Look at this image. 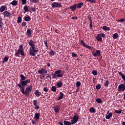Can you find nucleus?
<instances>
[{
	"mask_svg": "<svg viewBox=\"0 0 125 125\" xmlns=\"http://www.w3.org/2000/svg\"><path fill=\"white\" fill-rule=\"evenodd\" d=\"M20 55H21L22 56H25L23 46H22V45H20L18 50L16 51V52L15 54V56L17 57H20Z\"/></svg>",
	"mask_w": 125,
	"mask_h": 125,
	"instance_id": "1",
	"label": "nucleus"
},
{
	"mask_svg": "<svg viewBox=\"0 0 125 125\" xmlns=\"http://www.w3.org/2000/svg\"><path fill=\"white\" fill-rule=\"evenodd\" d=\"M61 73L62 70H61L55 71V74L52 73V76H53V77H52V79H56L57 77L62 78L63 77V75H64V72L62 73V74H61Z\"/></svg>",
	"mask_w": 125,
	"mask_h": 125,
	"instance_id": "2",
	"label": "nucleus"
},
{
	"mask_svg": "<svg viewBox=\"0 0 125 125\" xmlns=\"http://www.w3.org/2000/svg\"><path fill=\"white\" fill-rule=\"evenodd\" d=\"M32 90V86H29L26 87V88H25V94H24L25 96L29 97L30 94Z\"/></svg>",
	"mask_w": 125,
	"mask_h": 125,
	"instance_id": "3",
	"label": "nucleus"
},
{
	"mask_svg": "<svg viewBox=\"0 0 125 125\" xmlns=\"http://www.w3.org/2000/svg\"><path fill=\"white\" fill-rule=\"evenodd\" d=\"M38 52V50H35V47L29 48V55L35 56V53Z\"/></svg>",
	"mask_w": 125,
	"mask_h": 125,
	"instance_id": "4",
	"label": "nucleus"
},
{
	"mask_svg": "<svg viewBox=\"0 0 125 125\" xmlns=\"http://www.w3.org/2000/svg\"><path fill=\"white\" fill-rule=\"evenodd\" d=\"M62 5L60 3H58V2H54L52 3V7L53 8H62Z\"/></svg>",
	"mask_w": 125,
	"mask_h": 125,
	"instance_id": "5",
	"label": "nucleus"
},
{
	"mask_svg": "<svg viewBox=\"0 0 125 125\" xmlns=\"http://www.w3.org/2000/svg\"><path fill=\"white\" fill-rule=\"evenodd\" d=\"M31 82V81L30 79H27L26 80L22 81L21 82H20V84L22 86H25L26 85H27L28 83H30Z\"/></svg>",
	"mask_w": 125,
	"mask_h": 125,
	"instance_id": "6",
	"label": "nucleus"
},
{
	"mask_svg": "<svg viewBox=\"0 0 125 125\" xmlns=\"http://www.w3.org/2000/svg\"><path fill=\"white\" fill-rule=\"evenodd\" d=\"M78 120H79L78 116L76 115H74L72 118V120H71V125H74L75 124L77 123Z\"/></svg>",
	"mask_w": 125,
	"mask_h": 125,
	"instance_id": "7",
	"label": "nucleus"
},
{
	"mask_svg": "<svg viewBox=\"0 0 125 125\" xmlns=\"http://www.w3.org/2000/svg\"><path fill=\"white\" fill-rule=\"evenodd\" d=\"M125 90V84H121L118 86V91H124Z\"/></svg>",
	"mask_w": 125,
	"mask_h": 125,
	"instance_id": "8",
	"label": "nucleus"
},
{
	"mask_svg": "<svg viewBox=\"0 0 125 125\" xmlns=\"http://www.w3.org/2000/svg\"><path fill=\"white\" fill-rule=\"evenodd\" d=\"M47 73V70H45L43 68H41V70L38 71V74H42V75H44Z\"/></svg>",
	"mask_w": 125,
	"mask_h": 125,
	"instance_id": "9",
	"label": "nucleus"
},
{
	"mask_svg": "<svg viewBox=\"0 0 125 125\" xmlns=\"http://www.w3.org/2000/svg\"><path fill=\"white\" fill-rule=\"evenodd\" d=\"M80 43L84 47H85V48H86L88 49H91L92 48V47H91V46H88L86 44H85V43H84V41H83V40H81Z\"/></svg>",
	"mask_w": 125,
	"mask_h": 125,
	"instance_id": "10",
	"label": "nucleus"
},
{
	"mask_svg": "<svg viewBox=\"0 0 125 125\" xmlns=\"http://www.w3.org/2000/svg\"><path fill=\"white\" fill-rule=\"evenodd\" d=\"M92 55L95 57H96L97 56L100 57L101 56L100 50H97V51H96V52L92 53Z\"/></svg>",
	"mask_w": 125,
	"mask_h": 125,
	"instance_id": "11",
	"label": "nucleus"
},
{
	"mask_svg": "<svg viewBox=\"0 0 125 125\" xmlns=\"http://www.w3.org/2000/svg\"><path fill=\"white\" fill-rule=\"evenodd\" d=\"M17 86L19 87V88L21 89V91L25 95V91H24L25 87L21 85L20 83H19L17 84Z\"/></svg>",
	"mask_w": 125,
	"mask_h": 125,
	"instance_id": "12",
	"label": "nucleus"
},
{
	"mask_svg": "<svg viewBox=\"0 0 125 125\" xmlns=\"http://www.w3.org/2000/svg\"><path fill=\"white\" fill-rule=\"evenodd\" d=\"M3 14L4 17H8V18H10V16L11 15V13L8 11H5L3 12Z\"/></svg>",
	"mask_w": 125,
	"mask_h": 125,
	"instance_id": "13",
	"label": "nucleus"
},
{
	"mask_svg": "<svg viewBox=\"0 0 125 125\" xmlns=\"http://www.w3.org/2000/svg\"><path fill=\"white\" fill-rule=\"evenodd\" d=\"M60 110V105H57L54 107V110L55 111V112L58 113H59V111Z\"/></svg>",
	"mask_w": 125,
	"mask_h": 125,
	"instance_id": "14",
	"label": "nucleus"
},
{
	"mask_svg": "<svg viewBox=\"0 0 125 125\" xmlns=\"http://www.w3.org/2000/svg\"><path fill=\"white\" fill-rule=\"evenodd\" d=\"M77 4H74L73 5H71L70 7V9H71V11L74 12L77 9Z\"/></svg>",
	"mask_w": 125,
	"mask_h": 125,
	"instance_id": "15",
	"label": "nucleus"
},
{
	"mask_svg": "<svg viewBox=\"0 0 125 125\" xmlns=\"http://www.w3.org/2000/svg\"><path fill=\"white\" fill-rule=\"evenodd\" d=\"M28 44H29V46H30V47H31V48L35 47L34 42L33 41L29 40V41H28Z\"/></svg>",
	"mask_w": 125,
	"mask_h": 125,
	"instance_id": "16",
	"label": "nucleus"
},
{
	"mask_svg": "<svg viewBox=\"0 0 125 125\" xmlns=\"http://www.w3.org/2000/svg\"><path fill=\"white\" fill-rule=\"evenodd\" d=\"M96 40L98 42H101L102 41V37L101 34H98L96 36Z\"/></svg>",
	"mask_w": 125,
	"mask_h": 125,
	"instance_id": "17",
	"label": "nucleus"
},
{
	"mask_svg": "<svg viewBox=\"0 0 125 125\" xmlns=\"http://www.w3.org/2000/svg\"><path fill=\"white\" fill-rule=\"evenodd\" d=\"M102 29L104 30V31H110V27H107L106 25H104L102 27Z\"/></svg>",
	"mask_w": 125,
	"mask_h": 125,
	"instance_id": "18",
	"label": "nucleus"
},
{
	"mask_svg": "<svg viewBox=\"0 0 125 125\" xmlns=\"http://www.w3.org/2000/svg\"><path fill=\"white\" fill-rule=\"evenodd\" d=\"M40 113H35V114H34V118H35V119L36 120H38L40 119Z\"/></svg>",
	"mask_w": 125,
	"mask_h": 125,
	"instance_id": "19",
	"label": "nucleus"
},
{
	"mask_svg": "<svg viewBox=\"0 0 125 125\" xmlns=\"http://www.w3.org/2000/svg\"><path fill=\"white\" fill-rule=\"evenodd\" d=\"M60 96L58 98V101H60L62 99H63V97L64 96V94L63 93H62V92H60Z\"/></svg>",
	"mask_w": 125,
	"mask_h": 125,
	"instance_id": "20",
	"label": "nucleus"
},
{
	"mask_svg": "<svg viewBox=\"0 0 125 125\" xmlns=\"http://www.w3.org/2000/svg\"><path fill=\"white\" fill-rule=\"evenodd\" d=\"M6 7L5 5H2L0 8V12L2 13L4 12L5 10Z\"/></svg>",
	"mask_w": 125,
	"mask_h": 125,
	"instance_id": "21",
	"label": "nucleus"
},
{
	"mask_svg": "<svg viewBox=\"0 0 125 125\" xmlns=\"http://www.w3.org/2000/svg\"><path fill=\"white\" fill-rule=\"evenodd\" d=\"M34 94H35V96H36V97H39L41 95V93L39 91L36 90L35 91V92H34Z\"/></svg>",
	"mask_w": 125,
	"mask_h": 125,
	"instance_id": "22",
	"label": "nucleus"
},
{
	"mask_svg": "<svg viewBox=\"0 0 125 125\" xmlns=\"http://www.w3.org/2000/svg\"><path fill=\"white\" fill-rule=\"evenodd\" d=\"M113 116L112 113H109L107 115L105 116L106 119H110Z\"/></svg>",
	"mask_w": 125,
	"mask_h": 125,
	"instance_id": "23",
	"label": "nucleus"
},
{
	"mask_svg": "<svg viewBox=\"0 0 125 125\" xmlns=\"http://www.w3.org/2000/svg\"><path fill=\"white\" fill-rule=\"evenodd\" d=\"M10 4L13 6H17L18 4V1L16 0H14L12 2H10Z\"/></svg>",
	"mask_w": 125,
	"mask_h": 125,
	"instance_id": "24",
	"label": "nucleus"
},
{
	"mask_svg": "<svg viewBox=\"0 0 125 125\" xmlns=\"http://www.w3.org/2000/svg\"><path fill=\"white\" fill-rule=\"evenodd\" d=\"M83 2H80L77 5V9H80L81 8L82 6H83Z\"/></svg>",
	"mask_w": 125,
	"mask_h": 125,
	"instance_id": "25",
	"label": "nucleus"
},
{
	"mask_svg": "<svg viewBox=\"0 0 125 125\" xmlns=\"http://www.w3.org/2000/svg\"><path fill=\"white\" fill-rule=\"evenodd\" d=\"M20 77H21L20 82H21V81H24L26 79V77L23 75H22V74L20 75Z\"/></svg>",
	"mask_w": 125,
	"mask_h": 125,
	"instance_id": "26",
	"label": "nucleus"
},
{
	"mask_svg": "<svg viewBox=\"0 0 125 125\" xmlns=\"http://www.w3.org/2000/svg\"><path fill=\"white\" fill-rule=\"evenodd\" d=\"M24 20L26 21H31V17L30 16H25Z\"/></svg>",
	"mask_w": 125,
	"mask_h": 125,
	"instance_id": "27",
	"label": "nucleus"
},
{
	"mask_svg": "<svg viewBox=\"0 0 125 125\" xmlns=\"http://www.w3.org/2000/svg\"><path fill=\"white\" fill-rule=\"evenodd\" d=\"M62 85L63 83L61 82H59L58 83H57V86H58V88H61Z\"/></svg>",
	"mask_w": 125,
	"mask_h": 125,
	"instance_id": "28",
	"label": "nucleus"
},
{
	"mask_svg": "<svg viewBox=\"0 0 125 125\" xmlns=\"http://www.w3.org/2000/svg\"><path fill=\"white\" fill-rule=\"evenodd\" d=\"M63 124L64 125H71L72 123H71L70 122H69V121H63Z\"/></svg>",
	"mask_w": 125,
	"mask_h": 125,
	"instance_id": "29",
	"label": "nucleus"
},
{
	"mask_svg": "<svg viewBox=\"0 0 125 125\" xmlns=\"http://www.w3.org/2000/svg\"><path fill=\"white\" fill-rule=\"evenodd\" d=\"M89 112L90 113H95L96 110L94 107H91L89 109Z\"/></svg>",
	"mask_w": 125,
	"mask_h": 125,
	"instance_id": "30",
	"label": "nucleus"
},
{
	"mask_svg": "<svg viewBox=\"0 0 125 125\" xmlns=\"http://www.w3.org/2000/svg\"><path fill=\"white\" fill-rule=\"evenodd\" d=\"M26 34H27V36H28V37H31V29H27L26 31Z\"/></svg>",
	"mask_w": 125,
	"mask_h": 125,
	"instance_id": "31",
	"label": "nucleus"
},
{
	"mask_svg": "<svg viewBox=\"0 0 125 125\" xmlns=\"http://www.w3.org/2000/svg\"><path fill=\"white\" fill-rule=\"evenodd\" d=\"M118 37L119 35L118 34V33H114V34H113L112 36V38L113 39H116L118 38Z\"/></svg>",
	"mask_w": 125,
	"mask_h": 125,
	"instance_id": "32",
	"label": "nucleus"
},
{
	"mask_svg": "<svg viewBox=\"0 0 125 125\" xmlns=\"http://www.w3.org/2000/svg\"><path fill=\"white\" fill-rule=\"evenodd\" d=\"M24 10L25 11V12L24 11V14L26 12H29V9L26 5H25V6L24 7Z\"/></svg>",
	"mask_w": 125,
	"mask_h": 125,
	"instance_id": "33",
	"label": "nucleus"
},
{
	"mask_svg": "<svg viewBox=\"0 0 125 125\" xmlns=\"http://www.w3.org/2000/svg\"><path fill=\"white\" fill-rule=\"evenodd\" d=\"M22 22V17L21 16L18 17L17 22L20 23Z\"/></svg>",
	"mask_w": 125,
	"mask_h": 125,
	"instance_id": "34",
	"label": "nucleus"
},
{
	"mask_svg": "<svg viewBox=\"0 0 125 125\" xmlns=\"http://www.w3.org/2000/svg\"><path fill=\"white\" fill-rule=\"evenodd\" d=\"M96 102H97L99 104H102V100L100 98H98L96 100Z\"/></svg>",
	"mask_w": 125,
	"mask_h": 125,
	"instance_id": "35",
	"label": "nucleus"
},
{
	"mask_svg": "<svg viewBox=\"0 0 125 125\" xmlns=\"http://www.w3.org/2000/svg\"><path fill=\"white\" fill-rule=\"evenodd\" d=\"M109 82L108 80L106 81L104 83V86L105 87H107L109 85Z\"/></svg>",
	"mask_w": 125,
	"mask_h": 125,
	"instance_id": "36",
	"label": "nucleus"
},
{
	"mask_svg": "<svg viewBox=\"0 0 125 125\" xmlns=\"http://www.w3.org/2000/svg\"><path fill=\"white\" fill-rule=\"evenodd\" d=\"M51 90L53 92H56L57 90V88L55 86H52V88L51 89Z\"/></svg>",
	"mask_w": 125,
	"mask_h": 125,
	"instance_id": "37",
	"label": "nucleus"
},
{
	"mask_svg": "<svg viewBox=\"0 0 125 125\" xmlns=\"http://www.w3.org/2000/svg\"><path fill=\"white\" fill-rule=\"evenodd\" d=\"M8 61V58L7 57H4L3 59V61H2V63H4L7 62Z\"/></svg>",
	"mask_w": 125,
	"mask_h": 125,
	"instance_id": "38",
	"label": "nucleus"
},
{
	"mask_svg": "<svg viewBox=\"0 0 125 125\" xmlns=\"http://www.w3.org/2000/svg\"><path fill=\"white\" fill-rule=\"evenodd\" d=\"M81 85V83L80 82H77L76 83V86L77 88L79 87Z\"/></svg>",
	"mask_w": 125,
	"mask_h": 125,
	"instance_id": "39",
	"label": "nucleus"
},
{
	"mask_svg": "<svg viewBox=\"0 0 125 125\" xmlns=\"http://www.w3.org/2000/svg\"><path fill=\"white\" fill-rule=\"evenodd\" d=\"M92 74H93V75H94V76H97V75H98V71H96V70H93V71H92Z\"/></svg>",
	"mask_w": 125,
	"mask_h": 125,
	"instance_id": "40",
	"label": "nucleus"
},
{
	"mask_svg": "<svg viewBox=\"0 0 125 125\" xmlns=\"http://www.w3.org/2000/svg\"><path fill=\"white\" fill-rule=\"evenodd\" d=\"M55 52H54V51H53L52 50V51H51V52H50V53H49V55H50V56H54L55 54Z\"/></svg>",
	"mask_w": 125,
	"mask_h": 125,
	"instance_id": "41",
	"label": "nucleus"
},
{
	"mask_svg": "<svg viewBox=\"0 0 125 125\" xmlns=\"http://www.w3.org/2000/svg\"><path fill=\"white\" fill-rule=\"evenodd\" d=\"M96 88L97 90H100L101 88V85L100 84H98L96 86Z\"/></svg>",
	"mask_w": 125,
	"mask_h": 125,
	"instance_id": "42",
	"label": "nucleus"
},
{
	"mask_svg": "<svg viewBox=\"0 0 125 125\" xmlns=\"http://www.w3.org/2000/svg\"><path fill=\"white\" fill-rule=\"evenodd\" d=\"M115 112L116 113H117V114H121V113H122V110H121V109H119V110H116L115 111Z\"/></svg>",
	"mask_w": 125,
	"mask_h": 125,
	"instance_id": "43",
	"label": "nucleus"
},
{
	"mask_svg": "<svg viewBox=\"0 0 125 125\" xmlns=\"http://www.w3.org/2000/svg\"><path fill=\"white\" fill-rule=\"evenodd\" d=\"M118 21L119 22H124L125 21V18H123L120 20H118Z\"/></svg>",
	"mask_w": 125,
	"mask_h": 125,
	"instance_id": "44",
	"label": "nucleus"
},
{
	"mask_svg": "<svg viewBox=\"0 0 125 125\" xmlns=\"http://www.w3.org/2000/svg\"><path fill=\"white\" fill-rule=\"evenodd\" d=\"M71 56L72 57H77V55L75 53H71Z\"/></svg>",
	"mask_w": 125,
	"mask_h": 125,
	"instance_id": "45",
	"label": "nucleus"
},
{
	"mask_svg": "<svg viewBox=\"0 0 125 125\" xmlns=\"http://www.w3.org/2000/svg\"><path fill=\"white\" fill-rule=\"evenodd\" d=\"M37 102H38V101L37 100H33V105H34V106L37 105Z\"/></svg>",
	"mask_w": 125,
	"mask_h": 125,
	"instance_id": "46",
	"label": "nucleus"
},
{
	"mask_svg": "<svg viewBox=\"0 0 125 125\" xmlns=\"http://www.w3.org/2000/svg\"><path fill=\"white\" fill-rule=\"evenodd\" d=\"M47 40H45V41H44V44H45V45H46V47L48 48V46L47 45Z\"/></svg>",
	"mask_w": 125,
	"mask_h": 125,
	"instance_id": "47",
	"label": "nucleus"
},
{
	"mask_svg": "<svg viewBox=\"0 0 125 125\" xmlns=\"http://www.w3.org/2000/svg\"><path fill=\"white\" fill-rule=\"evenodd\" d=\"M87 18L89 19V22L92 21V18H91V16L88 15L87 16Z\"/></svg>",
	"mask_w": 125,
	"mask_h": 125,
	"instance_id": "48",
	"label": "nucleus"
},
{
	"mask_svg": "<svg viewBox=\"0 0 125 125\" xmlns=\"http://www.w3.org/2000/svg\"><path fill=\"white\" fill-rule=\"evenodd\" d=\"M26 1H27V0H21L22 4L23 5L26 4Z\"/></svg>",
	"mask_w": 125,
	"mask_h": 125,
	"instance_id": "49",
	"label": "nucleus"
},
{
	"mask_svg": "<svg viewBox=\"0 0 125 125\" xmlns=\"http://www.w3.org/2000/svg\"><path fill=\"white\" fill-rule=\"evenodd\" d=\"M27 25V23L25 21H23L22 23V26H25Z\"/></svg>",
	"mask_w": 125,
	"mask_h": 125,
	"instance_id": "50",
	"label": "nucleus"
},
{
	"mask_svg": "<svg viewBox=\"0 0 125 125\" xmlns=\"http://www.w3.org/2000/svg\"><path fill=\"white\" fill-rule=\"evenodd\" d=\"M89 25H90V28L91 29H92V26H93L92 21H89Z\"/></svg>",
	"mask_w": 125,
	"mask_h": 125,
	"instance_id": "51",
	"label": "nucleus"
},
{
	"mask_svg": "<svg viewBox=\"0 0 125 125\" xmlns=\"http://www.w3.org/2000/svg\"><path fill=\"white\" fill-rule=\"evenodd\" d=\"M118 74L121 76V78L124 76V75L121 72H119Z\"/></svg>",
	"mask_w": 125,
	"mask_h": 125,
	"instance_id": "52",
	"label": "nucleus"
},
{
	"mask_svg": "<svg viewBox=\"0 0 125 125\" xmlns=\"http://www.w3.org/2000/svg\"><path fill=\"white\" fill-rule=\"evenodd\" d=\"M89 1L91 3H96L95 0H89Z\"/></svg>",
	"mask_w": 125,
	"mask_h": 125,
	"instance_id": "53",
	"label": "nucleus"
},
{
	"mask_svg": "<svg viewBox=\"0 0 125 125\" xmlns=\"http://www.w3.org/2000/svg\"><path fill=\"white\" fill-rule=\"evenodd\" d=\"M37 1H39V0H30V1L32 3H37Z\"/></svg>",
	"mask_w": 125,
	"mask_h": 125,
	"instance_id": "54",
	"label": "nucleus"
},
{
	"mask_svg": "<svg viewBox=\"0 0 125 125\" xmlns=\"http://www.w3.org/2000/svg\"><path fill=\"white\" fill-rule=\"evenodd\" d=\"M31 9L32 12H35L36 11V8L35 7H31Z\"/></svg>",
	"mask_w": 125,
	"mask_h": 125,
	"instance_id": "55",
	"label": "nucleus"
},
{
	"mask_svg": "<svg viewBox=\"0 0 125 125\" xmlns=\"http://www.w3.org/2000/svg\"><path fill=\"white\" fill-rule=\"evenodd\" d=\"M43 90H44V91L47 92L48 91V90L47 88L46 87H44V89H43Z\"/></svg>",
	"mask_w": 125,
	"mask_h": 125,
	"instance_id": "56",
	"label": "nucleus"
},
{
	"mask_svg": "<svg viewBox=\"0 0 125 125\" xmlns=\"http://www.w3.org/2000/svg\"><path fill=\"white\" fill-rule=\"evenodd\" d=\"M101 37L104 38L105 37V35L104 34V33H101Z\"/></svg>",
	"mask_w": 125,
	"mask_h": 125,
	"instance_id": "57",
	"label": "nucleus"
},
{
	"mask_svg": "<svg viewBox=\"0 0 125 125\" xmlns=\"http://www.w3.org/2000/svg\"><path fill=\"white\" fill-rule=\"evenodd\" d=\"M78 17L77 16H73L71 17L72 20L77 19Z\"/></svg>",
	"mask_w": 125,
	"mask_h": 125,
	"instance_id": "58",
	"label": "nucleus"
},
{
	"mask_svg": "<svg viewBox=\"0 0 125 125\" xmlns=\"http://www.w3.org/2000/svg\"><path fill=\"white\" fill-rule=\"evenodd\" d=\"M122 79L124 81V84H125V76H123L122 77Z\"/></svg>",
	"mask_w": 125,
	"mask_h": 125,
	"instance_id": "59",
	"label": "nucleus"
},
{
	"mask_svg": "<svg viewBox=\"0 0 125 125\" xmlns=\"http://www.w3.org/2000/svg\"><path fill=\"white\" fill-rule=\"evenodd\" d=\"M35 109H39L40 108V106H38V105H35Z\"/></svg>",
	"mask_w": 125,
	"mask_h": 125,
	"instance_id": "60",
	"label": "nucleus"
},
{
	"mask_svg": "<svg viewBox=\"0 0 125 125\" xmlns=\"http://www.w3.org/2000/svg\"><path fill=\"white\" fill-rule=\"evenodd\" d=\"M36 121H35L34 120L31 121V123H32V124H36Z\"/></svg>",
	"mask_w": 125,
	"mask_h": 125,
	"instance_id": "61",
	"label": "nucleus"
},
{
	"mask_svg": "<svg viewBox=\"0 0 125 125\" xmlns=\"http://www.w3.org/2000/svg\"><path fill=\"white\" fill-rule=\"evenodd\" d=\"M0 23H3L2 18H0Z\"/></svg>",
	"mask_w": 125,
	"mask_h": 125,
	"instance_id": "62",
	"label": "nucleus"
},
{
	"mask_svg": "<svg viewBox=\"0 0 125 125\" xmlns=\"http://www.w3.org/2000/svg\"><path fill=\"white\" fill-rule=\"evenodd\" d=\"M59 124L60 125H63V123L62 122H59Z\"/></svg>",
	"mask_w": 125,
	"mask_h": 125,
	"instance_id": "63",
	"label": "nucleus"
},
{
	"mask_svg": "<svg viewBox=\"0 0 125 125\" xmlns=\"http://www.w3.org/2000/svg\"><path fill=\"white\" fill-rule=\"evenodd\" d=\"M46 75L47 76H46V79L49 78L50 77L49 75L48 74H47Z\"/></svg>",
	"mask_w": 125,
	"mask_h": 125,
	"instance_id": "64",
	"label": "nucleus"
}]
</instances>
